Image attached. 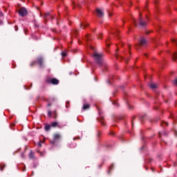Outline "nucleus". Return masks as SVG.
<instances>
[{"label":"nucleus","instance_id":"obj_27","mask_svg":"<svg viewBox=\"0 0 177 177\" xmlns=\"http://www.w3.org/2000/svg\"><path fill=\"white\" fill-rule=\"evenodd\" d=\"M100 122H101V124H102L103 125H104V124L103 121L102 120V119L100 120Z\"/></svg>","mask_w":177,"mask_h":177},{"label":"nucleus","instance_id":"obj_1","mask_svg":"<svg viewBox=\"0 0 177 177\" xmlns=\"http://www.w3.org/2000/svg\"><path fill=\"white\" fill-rule=\"evenodd\" d=\"M93 57H94V59L95 60L96 63L99 64V66H103V53L95 52L93 54Z\"/></svg>","mask_w":177,"mask_h":177},{"label":"nucleus","instance_id":"obj_18","mask_svg":"<svg viewBox=\"0 0 177 177\" xmlns=\"http://www.w3.org/2000/svg\"><path fill=\"white\" fill-rule=\"evenodd\" d=\"M171 41H172V42L176 44V45H177V40L176 39H171Z\"/></svg>","mask_w":177,"mask_h":177},{"label":"nucleus","instance_id":"obj_12","mask_svg":"<svg viewBox=\"0 0 177 177\" xmlns=\"http://www.w3.org/2000/svg\"><path fill=\"white\" fill-rule=\"evenodd\" d=\"M58 123L57 122H53L50 124V127H57Z\"/></svg>","mask_w":177,"mask_h":177},{"label":"nucleus","instance_id":"obj_28","mask_svg":"<svg viewBox=\"0 0 177 177\" xmlns=\"http://www.w3.org/2000/svg\"><path fill=\"white\" fill-rule=\"evenodd\" d=\"M34 63H35V62H32V63L30 64V66H34Z\"/></svg>","mask_w":177,"mask_h":177},{"label":"nucleus","instance_id":"obj_4","mask_svg":"<svg viewBox=\"0 0 177 177\" xmlns=\"http://www.w3.org/2000/svg\"><path fill=\"white\" fill-rule=\"evenodd\" d=\"M96 12L97 17H103V16H104V13L102 10L97 8Z\"/></svg>","mask_w":177,"mask_h":177},{"label":"nucleus","instance_id":"obj_36","mask_svg":"<svg viewBox=\"0 0 177 177\" xmlns=\"http://www.w3.org/2000/svg\"><path fill=\"white\" fill-rule=\"evenodd\" d=\"M113 104H117V102H114Z\"/></svg>","mask_w":177,"mask_h":177},{"label":"nucleus","instance_id":"obj_29","mask_svg":"<svg viewBox=\"0 0 177 177\" xmlns=\"http://www.w3.org/2000/svg\"><path fill=\"white\" fill-rule=\"evenodd\" d=\"M21 157H22V158H24V154H21Z\"/></svg>","mask_w":177,"mask_h":177},{"label":"nucleus","instance_id":"obj_9","mask_svg":"<svg viewBox=\"0 0 177 177\" xmlns=\"http://www.w3.org/2000/svg\"><path fill=\"white\" fill-rule=\"evenodd\" d=\"M44 20H48V19H50V14L49 12L44 13Z\"/></svg>","mask_w":177,"mask_h":177},{"label":"nucleus","instance_id":"obj_6","mask_svg":"<svg viewBox=\"0 0 177 177\" xmlns=\"http://www.w3.org/2000/svg\"><path fill=\"white\" fill-rule=\"evenodd\" d=\"M146 43V39H145L144 37H141L140 39V45L143 46L145 45Z\"/></svg>","mask_w":177,"mask_h":177},{"label":"nucleus","instance_id":"obj_24","mask_svg":"<svg viewBox=\"0 0 177 177\" xmlns=\"http://www.w3.org/2000/svg\"><path fill=\"white\" fill-rule=\"evenodd\" d=\"M88 24H84V28H85V27H88Z\"/></svg>","mask_w":177,"mask_h":177},{"label":"nucleus","instance_id":"obj_35","mask_svg":"<svg viewBox=\"0 0 177 177\" xmlns=\"http://www.w3.org/2000/svg\"><path fill=\"white\" fill-rule=\"evenodd\" d=\"M80 27H82V24H80Z\"/></svg>","mask_w":177,"mask_h":177},{"label":"nucleus","instance_id":"obj_11","mask_svg":"<svg viewBox=\"0 0 177 177\" xmlns=\"http://www.w3.org/2000/svg\"><path fill=\"white\" fill-rule=\"evenodd\" d=\"M83 110H88L89 109V104H84L82 107Z\"/></svg>","mask_w":177,"mask_h":177},{"label":"nucleus","instance_id":"obj_8","mask_svg":"<svg viewBox=\"0 0 177 177\" xmlns=\"http://www.w3.org/2000/svg\"><path fill=\"white\" fill-rule=\"evenodd\" d=\"M60 138H62V136H60L59 133H55L53 135L54 140H58V139H60Z\"/></svg>","mask_w":177,"mask_h":177},{"label":"nucleus","instance_id":"obj_10","mask_svg":"<svg viewBox=\"0 0 177 177\" xmlns=\"http://www.w3.org/2000/svg\"><path fill=\"white\" fill-rule=\"evenodd\" d=\"M43 62H44V59H42V57H39L37 59V63H39V66H42Z\"/></svg>","mask_w":177,"mask_h":177},{"label":"nucleus","instance_id":"obj_20","mask_svg":"<svg viewBox=\"0 0 177 177\" xmlns=\"http://www.w3.org/2000/svg\"><path fill=\"white\" fill-rule=\"evenodd\" d=\"M48 115H49V117H52V112L50 111H49L48 112Z\"/></svg>","mask_w":177,"mask_h":177},{"label":"nucleus","instance_id":"obj_23","mask_svg":"<svg viewBox=\"0 0 177 177\" xmlns=\"http://www.w3.org/2000/svg\"><path fill=\"white\" fill-rule=\"evenodd\" d=\"M70 104V102H66V107H68V104Z\"/></svg>","mask_w":177,"mask_h":177},{"label":"nucleus","instance_id":"obj_34","mask_svg":"<svg viewBox=\"0 0 177 177\" xmlns=\"http://www.w3.org/2000/svg\"><path fill=\"white\" fill-rule=\"evenodd\" d=\"M109 17L111 16V14L109 13Z\"/></svg>","mask_w":177,"mask_h":177},{"label":"nucleus","instance_id":"obj_25","mask_svg":"<svg viewBox=\"0 0 177 177\" xmlns=\"http://www.w3.org/2000/svg\"><path fill=\"white\" fill-rule=\"evenodd\" d=\"M128 62V59L127 58H124V62L127 63Z\"/></svg>","mask_w":177,"mask_h":177},{"label":"nucleus","instance_id":"obj_14","mask_svg":"<svg viewBox=\"0 0 177 177\" xmlns=\"http://www.w3.org/2000/svg\"><path fill=\"white\" fill-rule=\"evenodd\" d=\"M115 57L117 59H124V57L122 56L118 55V54H117V53H115Z\"/></svg>","mask_w":177,"mask_h":177},{"label":"nucleus","instance_id":"obj_19","mask_svg":"<svg viewBox=\"0 0 177 177\" xmlns=\"http://www.w3.org/2000/svg\"><path fill=\"white\" fill-rule=\"evenodd\" d=\"M174 84L177 86V78L174 80Z\"/></svg>","mask_w":177,"mask_h":177},{"label":"nucleus","instance_id":"obj_32","mask_svg":"<svg viewBox=\"0 0 177 177\" xmlns=\"http://www.w3.org/2000/svg\"><path fill=\"white\" fill-rule=\"evenodd\" d=\"M154 3H157V0H155Z\"/></svg>","mask_w":177,"mask_h":177},{"label":"nucleus","instance_id":"obj_38","mask_svg":"<svg viewBox=\"0 0 177 177\" xmlns=\"http://www.w3.org/2000/svg\"><path fill=\"white\" fill-rule=\"evenodd\" d=\"M91 49H93V47H91Z\"/></svg>","mask_w":177,"mask_h":177},{"label":"nucleus","instance_id":"obj_21","mask_svg":"<svg viewBox=\"0 0 177 177\" xmlns=\"http://www.w3.org/2000/svg\"><path fill=\"white\" fill-rule=\"evenodd\" d=\"M162 124V125L168 126V122H163Z\"/></svg>","mask_w":177,"mask_h":177},{"label":"nucleus","instance_id":"obj_3","mask_svg":"<svg viewBox=\"0 0 177 177\" xmlns=\"http://www.w3.org/2000/svg\"><path fill=\"white\" fill-rule=\"evenodd\" d=\"M147 24V22H146L143 18L142 17V16L140 14V18H139V25L140 26V27H142V28H145V27H146V25Z\"/></svg>","mask_w":177,"mask_h":177},{"label":"nucleus","instance_id":"obj_39","mask_svg":"<svg viewBox=\"0 0 177 177\" xmlns=\"http://www.w3.org/2000/svg\"><path fill=\"white\" fill-rule=\"evenodd\" d=\"M100 35H102V34H100Z\"/></svg>","mask_w":177,"mask_h":177},{"label":"nucleus","instance_id":"obj_13","mask_svg":"<svg viewBox=\"0 0 177 177\" xmlns=\"http://www.w3.org/2000/svg\"><path fill=\"white\" fill-rule=\"evenodd\" d=\"M29 158H30L31 160L34 158V153H32V151H30V153H29Z\"/></svg>","mask_w":177,"mask_h":177},{"label":"nucleus","instance_id":"obj_5","mask_svg":"<svg viewBox=\"0 0 177 177\" xmlns=\"http://www.w3.org/2000/svg\"><path fill=\"white\" fill-rule=\"evenodd\" d=\"M149 87L151 89H157L158 88V85H157L155 83H150L149 84Z\"/></svg>","mask_w":177,"mask_h":177},{"label":"nucleus","instance_id":"obj_15","mask_svg":"<svg viewBox=\"0 0 177 177\" xmlns=\"http://www.w3.org/2000/svg\"><path fill=\"white\" fill-rule=\"evenodd\" d=\"M172 59H173V60H175L176 59H177V53H174L173 54Z\"/></svg>","mask_w":177,"mask_h":177},{"label":"nucleus","instance_id":"obj_22","mask_svg":"<svg viewBox=\"0 0 177 177\" xmlns=\"http://www.w3.org/2000/svg\"><path fill=\"white\" fill-rule=\"evenodd\" d=\"M3 168H5V165L3 167L0 166V170L1 171H3Z\"/></svg>","mask_w":177,"mask_h":177},{"label":"nucleus","instance_id":"obj_30","mask_svg":"<svg viewBox=\"0 0 177 177\" xmlns=\"http://www.w3.org/2000/svg\"><path fill=\"white\" fill-rule=\"evenodd\" d=\"M134 26H136V21L134 20Z\"/></svg>","mask_w":177,"mask_h":177},{"label":"nucleus","instance_id":"obj_2","mask_svg":"<svg viewBox=\"0 0 177 177\" xmlns=\"http://www.w3.org/2000/svg\"><path fill=\"white\" fill-rule=\"evenodd\" d=\"M18 13L21 17H24V16H27V9L22 7L19 10Z\"/></svg>","mask_w":177,"mask_h":177},{"label":"nucleus","instance_id":"obj_26","mask_svg":"<svg viewBox=\"0 0 177 177\" xmlns=\"http://www.w3.org/2000/svg\"><path fill=\"white\" fill-rule=\"evenodd\" d=\"M38 146H39V147H41V146H42L41 144V142H39V143H38Z\"/></svg>","mask_w":177,"mask_h":177},{"label":"nucleus","instance_id":"obj_33","mask_svg":"<svg viewBox=\"0 0 177 177\" xmlns=\"http://www.w3.org/2000/svg\"><path fill=\"white\" fill-rule=\"evenodd\" d=\"M106 45H107V46H110V44H106Z\"/></svg>","mask_w":177,"mask_h":177},{"label":"nucleus","instance_id":"obj_17","mask_svg":"<svg viewBox=\"0 0 177 177\" xmlns=\"http://www.w3.org/2000/svg\"><path fill=\"white\" fill-rule=\"evenodd\" d=\"M62 57H66V56H67V53L66 52H62Z\"/></svg>","mask_w":177,"mask_h":177},{"label":"nucleus","instance_id":"obj_7","mask_svg":"<svg viewBox=\"0 0 177 177\" xmlns=\"http://www.w3.org/2000/svg\"><path fill=\"white\" fill-rule=\"evenodd\" d=\"M50 82L53 85H57V84H59V80L57 79L53 78V79H51Z\"/></svg>","mask_w":177,"mask_h":177},{"label":"nucleus","instance_id":"obj_37","mask_svg":"<svg viewBox=\"0 0 177 177\" xmlns=\"http://www.w3.org/2000/svg\"><path fill=\"white\" fill-rule=\"evenodd\" d=\"M48 106H50V104H48Z\"/></svg>","mask_w":177,"mask_h":177},{"label":"nucleus","instance_id":"obj_16","mask_svg":"<svg viewBox=\"0 0 177 177\" xmlns=\"http://www.w3.org/2000/svg\"><path fill=\"white\" fill-rule=\"evenodd\" d=\"M50 127H52V126L46 125V127H45L46 131H49V129H50Z\"/></svg>","mask_w":177,"mask_h":177},{"label":"nucleus","instance_id":"obj_31","mask_svg":"<svg viewBox=\"0 0 177 177\" xmlns=\"http://www.w3.org/2000/svg\"><path fill=\"white\" fill-rule=\"evenodd\" d=\"M87 39H89V36H86Z\"/></svg>","mask_w":177,"mask_h":177}]
</instances>
